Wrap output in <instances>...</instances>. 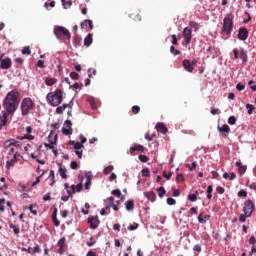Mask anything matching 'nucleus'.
<instances>
[{
    "label": "nucleus",
    "mask_w": 256,
    "mask_h": 256,
    "mask_svg": "<svg viewBox=\"0 0 256 256\" xmlns=\"http://www.w3.org/2000/svg\"><path fill=\"white\" fill-rule=\"evenodd\" d=\"M3 107L6 109L7 117L15 114L19 107V92L17 90H12L6 95Z\"/></svg>",
    "instance_id": "obj_1"
},
{
    "label": "nucleus",
    "mask_w": 256,
    "mask_h": 256,
    "mask_svg": "<svg viewBox=\"0 0 256 256\" xmlns=\"http://www.w3.org/2000/svg\"><path fill=\"white\" fill-rule=\"evenodd\" d=\"M46 99L52 107H59L63 103V90L56 89L53 93H48Z\"/></svg>",
    "instance_id": "obj_2"
},
{
    "label": "nucleus",
    "mask_w": 256,
    "mask_h": 256,
    "mask_svg": "<svg viewBox=\"0 0 256 256\" xmlns=\"http://www.w3.org/2000/svg\"><path fill=\"white\" fill-rule=\"evenodd\" d=\"M235 16H233L232 13L227 14L223 20V26L221 28V35H227L228 37L231 36V33L233 32V19Z\"/></svg>",
    "instance_id": "obj_3"
},
{
    "label": "nucleus",
    "mask_w": 256,
    "mask_h": 256,
    "mask_svg": "<svg viewBox=\"0 0 256 256\" xmlns=\"http://www.w3.org/2000/svg\"><path fill=\"white\" fill-rule=\"evenodd\" d=\"M20 109L22 117H27L35 109V102L31 98H24L21 102Z\"/></svg>",
    "instance_id": "obj_4"
},
{
    "label": "nucleus",
    "mask_w": 256,
    "mask_h": 256,
    "mask_svg": "<svg viewBox=\"0 0 256 256\" xmlns=\"http://www.w3.org/2000/svg\"><path fill=\"white\" fill-rule=\"evenodd\" d=\"M54 35L57 39H71V33L63 26H55Z\"/></svg>",
    "instance_id": "obj_5"
},
{
    "label": "nucleus",
    "mask_w": 256,
    "mask_h": 256,
    "mask_svg": "<svg viewBox=\"0 0 256 256\" xmlns=\"http://www.w3.org/2000/svg\"><path fill=\"white\" fill-rule=\"evenodd\" d=\"M243 211L247 217H251L253 211H255V203L251 199L247 200L244 203Z\"/></svg>",
    "instance_id": "obj_6"
},
{
    "label": "nucleus",
    "mask_w": 256,
    "mask_h": 256,
    "mask_svg": "<svg viewBox=\"0 0 256 256\" xmlns=\"http://www.w3.org/2000/svg\"><path fill=\"white\" fill-rule=\"evenodd\" d=\"M192 33L193 31L191 30V28L189 27L184 28L182 35L184 37V41L186 45H189V43H191V39H193Z\"/></svg>",
    "instance_id": "obj_7"
},
{
    "label": "nucleus",
    "mask_w": 256,
    "mask_h": 256,
    "mask_svg": "<svg viewBox=\"0 0 256 256\" xmlns=\"http://www.w3.org/2000/svg\"><path fill=\"white\" fill-rule=\"evenodd\" d=\"M219 133L222 134V137L227 138L229 137V134L231 133V127L229 125L224 124L222 126H218Z\"/></svg>",
    "instance_id": "obj_8"
},
{
    "label": "nucleus",
    "mask_w": 256,
    "mask_h": 256,
    "mask_svg": "<svg viewBox=\"0 0 256 256\" xmlns=\"http://www.w3.org/2000/svg\"><path fill=\"white\" fill-rule=\"evenodd\" d=\"M0 63V69H11V65H13L11 58L3 59L0 57Z\"/></svg>",
    "instance_id": "obj_9"
},
{
    "label": "nucleus",
    "mask_w": 256,
    "mask_h": 256,
    "mask_svg": "<svg viewBox=\"0 0 256 256\" xmlns=\"http://www.w3.org/2000/svg\"><path fill=\"white\" fill-rule=\"evenodd\" d=\"M182 65L185 71H187L188 73H193V71H195V66H193L191 61H189L188 59H184Z\"/></svg>",
    "instance_id": "obj_10"
},
{
    "label": "nucleus",
    "mask_w": 256,
    "mask_h": 256,
    "mask_svg": "<svg viewBox=\"0 0 256 256\" xmlns=\"http://www.w3.org/2000/svg\"><path fill=\"white\" fill-rule=\"evenodd\" d=\"M57 247H58V253L60 255H63L65 253V250L67 249V245H65V238H61L58 241Z\"/></svg>",
    "instance_id": "obj_11"
},
{
    "label": "nucleus",
    "mask_w": 256,
    "mask_h": 256,
    "mask_svg": "<svg viewBox=\"0 0 256 256\" xmlns=\"http://www.w3.org/2000/svg\"><path fill=\"white\" fill-rule=\"evenodd\" d=\"M51 139H53V131L48 136V141H50V144L45 143L44 147H47L48 149H55V147H53V145H55V143H57V135L54 136V141Z\"/></svg>",
    "instance_id": "obj_12"
},
{
    "label": "nucleus",
    "mask_w": 256,
    "mask_h": 256,
    "mask_svg": "<svg viewBox=\"0 0 256 256\" xmlns=\"http://www.w3.org/2000/svg\"><path fill=\"white\" fill-rule=\"evenodd\" d=\"M249 37V31H247V28H240L238 31V39L240 41H245Z\"/></svg>",
    "instance_id": "obj_13"
},
{
    "label": "nucleus",
    "mask_w": 256,
    "mask_h": 256,
    "mask_svg": "<svg viewBox=\"0 0 256 256\" xmlns=\"http://www.w3.org/2000/svg\"><path fill=\"white\" fill-rule=\"evenodd\" d=\"M88 223L90 224L91 229H97V227H99V219L95 216H90L88 218Z\"/></svg>",
    "instance_id": "obj_14"
},
{
    "label": "nucleus",
    "mask_w": 256,
    "mask_h": 256,
    "mask_svg": "<svg viewBox=\"0 0 256 256\" xmlns=\"http://www.w3.org/2000/svg\"><path fill=\"white\" fill-rule=\"evenodd\" d=\"M143 153L145 151V147L143 145H136L130 148V155H135V152Z\"/></svg>",
    "instance_id": "obj_15"
},
{
    "label": "nucleus",
    "mask_w": 256,
    "mask_h": 256,
    "mask_svg": "<svg viewBox=\"0 0 256 256\" xmlns=\"http://www.w3.org/2000/svg\"><path fill=\"white\" fill-rule=\"evenodd\" d=\"M235 165H236V167H238L239 175H245V173L247 171V166L243 165V163H241V161L236 162Z\"/></svg>",
    "instance_id": "obj_16"
},
{
    "label": "nucleus",
    "mask_w": 256,
    "mask_h": 256,
    "mask_svg": "<svg viewBox=\"0 0 256 256\" xmlns=\"http://www.w3.org/2000/svg\"><path fill=\"white\" fill-rule=\"evenodd\" d=\"M156 130L158 131V133H162L163 135H166L167 134V126H165V124L163 123H158L156 125Z\"/></svg>",
    "instance_id": "obj_17"
},
{
    "label": "nucleus",
    "mask_w": 256,
    "mask_h": 256,
    "mask_svg": "<svg viewBox=\"0 0 256 256\" xmlns=\"http://www.w3.org/2000/svg\"><path fill=\"white\" fill-rule=\"evenodd\" d=\"M7 125V113L5 111L2 112V117L0 116V131Z\"/></svg>",
    "instance_id": "obj_18"
},
{
    "label": "nucleus",
    "mask_w": 256,
    "mask_h": 256,
    "mask_svg": "<svg viewBox=\"0 0 256 256\" xmlns=\"http://www.w3.org/2000/svg\"><path fill=\"white\" fill-rule=\"evenodd\" d=\"M9 228L12 229L14 235H16V237H19V233H21V228H19V226L10 223L9 224Z\"/></svg>",
    "instance_id": "obj_19"
},
{
    "label": "nucleus",
    "mask_w": 256,
    "mask_h": 256,
    "mask_svg": "<svg viewBox=\"0 0 256 256\" xmlns=\"http://www.w3.org/2000/svg\"><path fill=\"white\" fill-rule=\"evenodd\" d=\"M145 197H147V199L152 202L157 200V194H155L153 191L146 192Z\"/></svg>",
    "instance_id": "obj_20"
},
{
    "label": "nucleus",
    "mask_w": 256,
    "mask_h": 256,
    "mask_svg": "<svg viewBox=\"0 0 256 256\" xmlns=\"http://www.w3.org/2000/svg\"><path fill=\"white\" fill-rule=\"evenodd\" d=\"M87 25L89 26V29H93V21L91 20H84L81 23L80 27L81 29H87Z\"/></svg>",
    "instance_id": "obj_21"
},
{
    "label": "nucleus",
    "mask_w": 256,
    "mask_h": 256,
    "mask_svg": "<svg viewBox=\"0 0 256 256\" xmlns=\"http://www.w3.org/2000/svg\"><path fill=\"white\" fill-rule=\"evenodd\" d=\"M126 211H133L135 209V202L133 200H128L125 202Z\"/></svg>",
    "instance_id": "obj_22"
},
{
    "label": "nucleus",
    "mask_w": 256,
    "mask_h": 256,
    "mask_svg": "<svg viewBox=\"0 0 256 256\" xmlns=\"http://www.w3.org/2000/svg\"><path fill=\"white\" fill-rule=\"evenodd\" d=\"M91 43H93V34H88L84 39V45L85 47H89Z\"/></svg>",
    "instance_id": "obj_23"
},
{
    "label": "nucleus",
    "mask_w": 256,
    "mask_h": 256,
    "mask_svg": "<svg viewBox=\"0 0 256 256\" xmlns=\"http://www.w3.org/2000/svg\"><path fill=\"white\" fill-rule=\"evenodd\" d=\"M67 107H71V104H63L62 106H58L56 108L57 115H61Z\"/></svg>",
    "instance_id": "obj_24"
},
{
    "label": "nucleus",
    "mask_w": 256,
    "mask_h": 256,
    "mask_svg": "<svg viewBox=\"0 0 256 256\" xmlns=\"http://www.w3.org/2000/svg\"><path fill=\"white\" fill-rule=\"evenodd\" d=\"M55 83H57V80L55 78H46L45 79V85H47L48 87H53V85H55Z\"/></svg>",
    "instance_id": "obj_25"
},
{
    "label": "nucleus",
    "mask_w": 256,
    "mask_h": 256,
    "mask_svg": "<svg viewBox=\"0 0 256 256\" xmlns=\"http://www.w3.org/2000/svg\"><path fill=\"white\" fill-rule=\"evenodd\" d=\"M68 145H73L74 146V149H83V144L80 143V142H75L73 140H70L68 142Z\"/></svg>",
    "instance_id": "obj_26"
},
{
    "label": "nucleus",
    "mask_w": 256,
    "mask_h": 256,
    "mask_svg": "<svg viewBox=\"0 0 256 256\" xmlns=\"http://www.w3.org/2000/svg\"><path fill=\"white\" fill-rule=\"evenodd\" d=\"M59 173L62 179H67V168L60 167Z\"/></svg>",
    "instance_id": "obj_27"
},
{
    "label": "nucleus",
    "mask_w": 256,
    "mask_h": 256,
    "mask_svg": "<svg viewBox=\"0 0 256 256\" xmlns=\"http://www.w3.org/2000/svg\"><path fill=\"white\" fill-rule=\"evenodd\" d=\"M189 25L192 27V29H194V31H199V28L201 27V25L195 21H190Z\"/></svg>",
    "instance_id": "obj_28"
},
{
    "label": "nucleus",
    "mask_w": 256,
    "mask_h": 256,
    "mask_svg": "<svg viewBox=\"0 0 256 256\" xmlns=\"http://www.w3.org/2000/svg\"><path fill=\"white\" fill-rule=\"evenodd\" d=\"M157 193H158V197H163L167 191L165 190V187L161 186L159 188H157Z\"/></svg>",
    "instance_id": "obj_29"
},
{
    "label": "nucleus",
    "mask_w": 256,
    "mask_h": 256,
    "mask_svg": "<svg viewBox=\"0 0 256 256\" xmlns=\"http://www.w3.org/2000/svg\"><path fill=\"white\" fill-rule=\"evenodd\" d=\"M17 159H11L9 161L6 162V167L7 169H11V167H14L15 166V163H17Z\"/></svg>",
    "instance_id": "obj_30"
},
{
    "label": "nucleus",
    "mask_w": 256,
    "mask_h": 256,
    "mask_svg": "<svg viewBox=\"0 0 256 256\" xmlns=\"http://www.w3.org/2000/svg\"><path fill=\"white\" fill-rule=\"evenodd\" d=\"M240 59H242L244 63H247V59H248L247 53H245V50L243 49H241L240 51Z\"/></svg>",
    "instance_id": "obj_31"
},
{
    "label": "nucleus",
    "mask_w": 256,
    "mask_h": 256,
    "mask_svg": "<svg viewBox=\"0 0 256 256\" xmlns=\"http://www.w3.org/2000/svg\"><path fill=\"white\" fill-rule=\"evenodd\" d=\"M207 199H212L213 198V186L209 185L207 187Z\"/></svg>",
    "instance_id": "obj_32"
},
{
    "label": "nucleus",
    "mask_w": 256,
    "mask_h": 256,
    "mask_svg": "<svg viewBox=\"0 0 256 256\" xmlns=\"http://www.w3.org/2000/svg\"><path fill=\"white\" fill-rule=\"evenodd\" d=\"M43 175H45V172H42V174L36 178L35 182L31 184V187H35L36 185H39V183H41V177H43Z\"/></svg>",
    "instance_id": "obj_33"
},
{
    "label": "nucleus",
    "mask_w": 256,
    "mask_h": 256,
    "mask_svg": "<svg viewBox=\"0 0 256 256\" xmlns=\"http://www.w3.org/2000/svg\"><path fill=\"white\" fill-rule=\"evenodd\" d=\"M63 135H73V128H62Z\"/></svg>",
    "instance_id": "obj_34"
},
{
    "label": "nucleus",
    "mask_w": 256,
    "mask_h": 256,
    "mask_svg": "<svg viewBox=\"0 0 256 256\" xmlns=\"http://www.w3.org/2000/svg\"><path fill=\"white\" fill-rule=\"evenodd\" d=\"M246 109H248V115H253V111L255 110V106L252 104H246Z\"/></svg>",
    "instance_id": "obj_35"
},
{
    "label": "nucleus",
    "mask_w": 256,
    "mask_h": 256,
    "mask_svg": "<svg viewBox=\"0 0 256 256\" xmlns=\"http://www.w3.org/2000/svg\"><path fill=\"white\" fill-rule=\"evenodd\" d=\"M142 177H151V171H149V168H144L142 170Z\"/></svg>",
    "instance_id": "obj_36"
},
{
    "label": "nucleus",
    "mask_w": 256,
    "mask_h": 256,
    "mask_svg": "<svg viewBox=\"0 0 256 256\" xmlns=\"http://www.w3.org/2000/svg\"><path fill=\"white\" fill-rule=\"evenodd\" d=\"M138 159H139V161H141V163H147V161H149V157H147V156H145L143 154H140L138 156Z\"/></svg>",
    "instance_id": "obj_37"
},
{
    "label": "nucleus",
    "mask_w": 256,
    "mask_h": 256,
    "mask_svg": "<svg viewBox=\"0 0 256 256\" xmlns=\"http://www.w3.org/2000/svg\"><path fill=\"white\" fill-rule=\"evenodd\" d=\"M22 55H31V48H29V46H25L22 49Z\"/></svg>",
    "instance_id": "obj_38"
},
{
    "label": "nucleus",
    "mask_w": 256,
    "mask_h": 256,
    "mask_svg": "<svg viewBox=\"0 0 256 256\" xmlns=\"http://www.w3.org/2000/svg\"><path fill=\"white\" fill-rule=\"evenodd\" d=\"M128 231H135L136 229H139L138 223H133L132 225L127 227Z\"/></svg>",
    "instance_id": "obj_39"
},
{
    "label": "nucleus",
    "mask_w": 256,
    "mask_h": 256,
    "mask_svg": "<svg viewBox=\"0 0 256 256\" xmlns=\"http://www.w3.org/2000/svg\"><path fill=\"white\" fill-rule=\"evenodd\" d=\"M170 53H172V55H181V51L175 49V46L170 47Z\"/></svg>",
    "instance_id": "obj_40"
},
{
    "label": "nucleus",
    "mask_w": 256,
    "mask_h": 256,
    "mask_svg": "<svg viewBox=\"0 0 256 256\" xmlns=\"http://www.w3.org/2000/svg\"><path fill=\"white\" fill-rule=\"evenodd\" d=\"M113 165H109L106 168H104V175H109V173H111V171H113Z\"/></svg>",
    "instance_id": "obj_41"
},
{
    "label": "nucleus",
    "mask_w": 256,
    "mask_h": 256,
    "mask_svg": "<svg viewBox=\"0 0 256 256\" xmlns=\"http://www.w3.org/2000/svg\"><path fill=\"white\" fill-rule=\"evenodd\" d=\"M70 78L73 79L74 81H79V74L77 72H71Z\"/></svg>",
    "instance_id": "obj_42"
},
{
    "label": "nucleus",
    "mask_w": 256,
    "mask_h": 256,
    "mask_svg": "<svg viewBox=\"0 0 256 256\" xmlns=\"http://www.w3.org/2000/svg\"><path fill=\"white\" fill-rule=\"evenodd\" d=\"M11 143L14 147H17L18 149H21V142L15 140V139H11Z\"/></svg>",
    "instance_id": "obj_43"
},
{
    "label": "nucleus",
    "mask_w": 256,
    "mask_h": 256,
    "mask_svg": "<svg viewBox=\"0 0 256 256\" xmlns=\"http://www.w3.org/2000/svg\"><path fill=\"white\" fill-rule=\"evenodd\" d=\"M74 43H75L76 47H77V46L79 47V45H81V36L76 35V36L74 37Z\"/></svg>",
    "instance_id": "obj_44"
},
{
    "label": "nucleus",
    "mask_w": 256,
    "mask_h": 256,
    "mask_svg": "<svg viewBox=\"0 0 256 256\" xmlns=\"http://www.w3.org/2000/svg\"><path fill=\"white\" fill-rule=\"evenodd\" d=\"M228 123L229 125H235V123H237V118H235V116H230L228 118Z\"/></svg>",
    "instance_id": "obj_45"
},
{
    "label": "nucleus",
    "mask_w": 256,
    "mask_h": 256,
    "mask_svg": "<svg viewBox=\"0 0 256 256\" xmlns=\"http://www.w3.org/2000/svg\"><path fill=\"white\" fill-rule=\"evenodd\" d=\"M188 199H189V201H191L192 203H195V201H197V194H189V195H188Z\"/></svg>",
    "instance_id": "obj_46"
},
{
    "label": "nucleus",
    "mask_w": 256,
    "mask_h": 256,
    "mask_svg": "<svg viewBox=\"0 0 256 256\" xmlns=\"http://www.w3.org/2000/svg\"><path fill=\"white\" fill-rule=\"evenodd\" d=\"M139 111H141V107H139L138 105L132 107V113H134V115L139 114Z\"/></svg>",
    "instance_id": "obj_47"
},
{
    "label": "nucleus",
    "mask_w": 256,
    "mask_h": 256,
    "mask_svg": "<svg viewBox=\"0 0 256 256\" xmlns=\"http://www.w3.org/2000/svg\"><path fill=\"white\" fill-rule=\"evenodd\" d=\"M5 199L4 198H1L0 199V211L1 213H3V211H5Z\"/></svg>",
    "instance_id": "obj_48"
},
{
    "label": "nucleus",
    "mask_w": 256,
    "mask_h": 256,
    "mask_svg": "<svg viewBox=\"0 0 256 256\" xmlns=\"http://www.w3.org/2000/svg\"><path fill=\"white\" fill-rule=\"evenodd\" d=\"M112 195H114L115 197L121 198V190L116 189V190H112Z\"/></svg>",
    "instance_id": "obj_49"
},
{
    "label": "nucleus",
    "mask_w": 256,
    "mask_h": 256,
    "mask_svg": "<svg viewBox=\"0 0 256 256\" xmlns=\"http://www.w3.org/2000/svg\"><path fill=\"white\" fill-rule=\"evenodd\" d=\"M198 221L199 223H202V224L207 223V220L204 219L203 212L199 214Z\"/></svg>",
    "instance_id": "obj_50"
},
{
    "label": "nucleus",
    "mask_w": 256,
    "mask_h": 256,
    "mask_svg": "<svg viewBox=\"0 0 256 256\" xmlns=\"http://www.w3.org/2000/svg\"><path fill=\"white\" fill-rule=\"evenodd\" d=\"M52 221L55 225V227H59L61 225V222L57 219V216H52Z\"/></svg>",
    "instance_id": "obj_51"
},
{
    "label": "nucleus",
    "mask_w": 256,
    "mask_h": 256,
    "mask_svg": "<svg viewBox=\"0 0 256 256\" xmlns=\"http://www.w3.org/2000/svg\"><path fill=\"white\" fill-rule=\"evenodd\" d=\"M36 67H40V69H45V62L43 60H38Z\"/></svg>",
    "instance_id": "obj_52"
},
{
    "label": "nucleus",
    "mask_w": 256,
    "mask_h": 256,
    "mask_svg": "<svg viewBox=\"0 0 256 256\" xmlns=\"http://www.w3.org/2000/svg\"><path fill=\"white\" fill-rule=\"evenodd\" d=\"M176 181L177 183H183V181H185V178L183 177V174H178L176 177Z\"/></svg>",
    "instance_id": "obj_53"
},
{
    "label": "nucleus",
    "mask_w": 256,
    "mask_h": 256,
    "mask_svg": "<svg viewBox=\"0 0 256 256\" xmlns=\"http://www.w3.org/2000/svg\"><path fill=\"white\" fill-rule=\"evenodd\" d=\"M186 167H189V171H195L197 169V162H193L191 166L186 165Z\"/></svg>",
    "instance_id": "obj_54"
},
{
    "label": "nucleus",
    "mask_w": 256,
    "mask_h": 256,
    "mask_svg": "<svg viewBox=\"0 0 256 256\" xmlns=\"http://www.w3.org/2000/svg\"><path fill=\"white\" fill-rule=\"evenodd\" d=\"M13 146L12 142H11V139L10 140H6L4 142V148L5 149H9V147Z\"/></svg>",
    "instance_id": "obj_55"
},
{
    "label": "nucleus",
    "mask_w": 256,
    "mask_h": 256,
    "mask_svg": "<svg viewBox=\"0 0 256 256\" xmlns=\"http://www.w3.org/2000/svg\"><path fill=\"white\" fill-rule=\"evenodd\" d=\"M177 201L173 198H167V205H175Z\"/></svg>",
    "instance_id": "obj_56"
},
{
    "label": "nucleus",
    "mask_w": 256,
    "mask_h": 256,
    "mask_svg": "<svg viewBox=\"0 0 256 256\" xmlns=\"http://www.w3.org/2000/svg\"><path fill=\"white\" fill-rule=\"evenodd\" d=\"M193 251H196V253H201V245L195 244L193 246Z\"/></svg>",
    "instance_id": "obj_57"
},
{
    "label": "nucleus",
    "mask_w": 256,
    "mask_h": 256,
    "mask_svg": "<svg viewBox=\"0 0 256 256\" xmlns=\"http://www.w3.org/2000/svg\"><path fill=\"white\" fill-rule=\"evenodd\" d=\"M217 193H219V195H223V193H225V188L218 186L216 188Z\"/></svg>",
    "instance_id": "obj_58"
},
{
    "label": "nucleus",
    "mask_w": 256,
    "mask_h": 256,
    "mask_svg": "<svg viewBox=\"0 0 256 256\" xmlns=\"http://www.w3.org/2000/svg\"><path fill=\"white\" fill-rule=\"evenodd\" d=\"M253 83H255V81L250 80L248 82V85L250 86V89H252V91H256V85H253Z\"/></svg>",
    "instance_id": "obj_59"
},
{
    "label": "nucleus",
    "mask_w": 256,
    "mask_h": 256,
    "mask_svg": "<svg viewBox=\"0 0 256 256\" xmlns=\"http://www.w3.org/2000/svg\"><path fill=\"white\" fill-rule=\"evenodd\" d=\"M43 201H51V192H48L43 196Z\"/></svg>",
    "instance_id": "obj_60"
},
{
    "label": "nucleus",
    "mask_w": 256,
    "mask_h": 256,
    "mask_svg": "<svg viewBox=\"0 0 256 256\" xmlns=\"http://www.w3.org/2000/svg\"><path fill=\"white\" fill-rule=\"evenodd\" d=\"M95 238H93V237H91L90 238V241L89 242H87V246L88 247H93V245H95Z\"/></svg>",
    "instance_id": "obj_61"
},
{
    "label": "nucleus",
    "mask_w": 256,
    "mask_h": 256,
    "mask_svg": "<svg viewBox=\"0 0 256 256\" xmlns=\"http://www.w3.org/2000/svg\"><path fill=\"white\" fill-rule=\"evenodd\" d=\"M238 197H247V191L245 190H240L238 192Z\"/></svg>",
    "instance_id": "obj_62"
},
{
    "label": "nucleus",
    "mask_w": 256,
    "mask_h": 256,
    "mask_svg": "<svg viewBox=\"0 0 256 256\" xmlns=\"http://www.w3.org/2000/svg\"><path fill=\"white\" fill-rule=\"evenodd\" d=\"M32 253H41V247H39V245H36L32 250Z\"/></svg>",
    "instance_id": "obj_63"
},
{
    "label": "nucleus",
    "mask_w": 256,
    "mask_h": 256,
    "mask_svg": "<svg viewBox=\"0 0 256 256\" xmlns=\"http://www.w3.org/2000/svg\"><path fill=\"white\" fill-rule=\"evenodd\" d=\"M70 167H71V169H77V167H78V164H77V161H72L71 163H70Z\"/></svg>",
    "instance_id": "obj_64"
}]
</instances>
